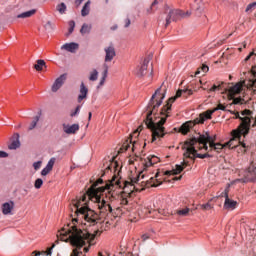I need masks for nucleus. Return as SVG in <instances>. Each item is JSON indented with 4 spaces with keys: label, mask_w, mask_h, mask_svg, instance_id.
I'll return each mask as SVG.
<instances>
[{
    "label": "nucleus",
    "mask_w": 256,
    "mask_h": 256,
    "mask_svg": "<svg viewBox=\"0 0 256 256\" xmlns=\"http://www.w3.org/2000/svg\"><path fill=\"white\" fill-rule=\"evenodd\" d=\"M105 51V63H111V61H113V59H115V56L117 55V53L115 52V46H113V44L109 45L108 47L104 48Z\"/></svg>",
    "instance_id": "obj_14"
},
{
    "label": "nucleus",
    "mask_w": 256,
    "mask_h": 256,
    "mask_svg": "<svg viewBox=\"0 0 256 256\" xmlns=\"http://www.w3.org/2000/svg\"><path fill=\"white\" fill-rule=\"evenodd\" d=\"M89 93V88L85 86V83L80 84V94L78 95V103H81L83 99H87V95Z\"/></svg>",
    "instance_id": "obj_20"
},
{
    "label": "nucleus",
    "mask_w": 256,
    "mask_h": 256,
    "mask_svg": "<svg viewBox=\"0 0 256 256\" xmlns=\"http://www.w3.org/2000/svg\"><path fill=\"white\" fill-rule=\"evenodd\" d=\"M193 94V90L187 88L183 90H178L176 92V95L169 98L166 105L162 107L160 110V113L157 114V109L161 107L163 103V99H165V93L161 94V87H159L155 93L152 95L150 102L148 104L149 112L146 115V127L150 129L152 133V142L157 141L158 139H161L167 135V132L165 131V123L167 122V117H170L171 113V107L173 106V103L179 99V97L184 96L185 98H188Z\"/></svg>",
    "instance_id": "obj_3"
},
{
    "label": "nucleus",
    "mask_w": 256,
    "mask_h": 256,
    "mask_svg": "<svg viewBox=\"0 0 256 256\" xmlns=\"http://www.w3.org/2000/svg\"><path fill=\"white\" fill-rule=\"evenodd\" d=\"M7 157H9V154L5 151L0 150V159H5Z\"/></svg>",
    "instance_id": "obj_49"
},
{
    "label": "nucleus",
    "mask_w": 256,
    "mask_h": 256,
    "mask_svg": "<svg viewBox=\"0 0 256 256\" xmlns=\"http://www.w3.org/2000/svg\"><path fill=\"white\" fill-rule=\"evenodd\" d=\"M91 11V0H88L82 10H81V15L82 17H87V15H89V12Z\"/></svg>",
    "instance_id": "obj_26"
},
{
    "label": "nucleus",
    "mask_w": 256,
    "mask_h": 256,
    "mask_svg": "<svg viewBox=\"0 0 256 256\" xmlns=\"http://www.w3.org/2000/svg\"><path fill=\"white\" fill-rule=\"evenodd\" d=\"M232 99H233V105H243V101H245L241 97H238V98H233L232 97Z\"/></svg>",
    "instance_id": "obj_44"
},
{
    "label": "nucleus",
    "mask_w": 256,
    "mask_h": 256,
    "mask_svg": "<svg viewBox=\"0 0 256 256\" xmlns=\"http://www.w3.org/2000/svg\"><path fill=\"white\" fill-rule=\"evenodd\" d=\"M99 185H103V179L101 178L91 185L82 198L73 201V205L76 209V218L72 219V223H77V225H86L87 227H97L100 225L99 214L87 206V199H89V201H93L96 206L97 203H101L103 199H105L103 195L106 192V199H111L114 195L113 189L115 185H117V182L113 179L104 186L99 187Z\"/></svg>",
    "instance_id": "obj_2"
},
{
    "label": "nucleus",
    "mask_w": 256,
    "mask_h": 256,
    "mask_svg": "<svg viewBox=\"0 0 256 256\" xmlns=\"http://www.w3.org/2000/svg\"><path fill=\"white\" fill-rule=\"evenodd\" d=\"M91 29H92L91 25L84 23L80 29V33H81V35H87V34L91 33Z\"/></svg>",
    "instance_id": "obj_30"
},
{
    "label": "nucleus",
    "mask_w": 256,
    "mask_h": 256,
    "mask_svg": "<svg viewBox=\"0 0 256 256\" xmlns=\"http://www.w3.org/2000/svg\"><path fill=\"white\" fill-rule=\"evenodd\" d=\"M44 29L46 31H55V26L53 25V23H51V21H48L45 25H44Z\"/></svg>",
    "instance_id": "obj_40"
},
{
    "label": "nucleus",
    "mask_w": 256,
    "mask_h": 256,
    "mask_svg": "<svg viewBox=\"0 0 256 256\" xmlns=\"http://www.w3.org/2000/svg\"><path fill=\"white\" fill-rule=\"evenodd\" d=\"M188 166H189V162L183 161L181 164H177L175 166V168L172 170V174L179 175V173H181L185 169V167H188Z\"/></svg>",
    "instance_id": "obj_23"
},
{
    "label": "nucleus",
    "mask_w": 256,
    "mask_h": 256,
    "mask_svg": "<svg viewBox=\"0 0 256 256\" xmlns=\"http://www.w3.org/2000/svg\"><path fill=\"white\" fill-rule=\"evenodd\" d=\"M254 179H256V167L251 164L245 172L244 178L238 179L237 181H240L241 183H249V181H254Z\"/></svg>",
    "instance_id": "obj_13"
},
{
    "label": "nucleus",
    "mask_w": 256,
    "mask_h": 256,
    "mask_svg": "<svg viewBox=\"0 0 256 256\" xmlns=\"http://www.w3.org/2000/svg\"><path fill=\"white\" fill-rule=\"evenodd\" d=\"M17 129H21V124H19V125L17 126Z\"/></svg>",
    "instance_id": "obj_61"
},
{
    "label": "nucleus",
    "mask_w": 256,
    "mask_h": 256,
    "mask_svg": "<svg viewBox=\"0 0 256 256\" xmlns=\"http://www.w3.org/2000/svg\"><path fill=\"white\" fill-rule=\"evenodd\" d=\"M68 25H69V29H68V33L66 34L67 37H69V35H71L73 31H75V21L73 20L69 21Z\"/></svg>",
    "instance_id": "obj_38"
},
{
    "label": "nucleus",
    "mask_w": 256,
    "mask_h": 256,
    "mask_svg": "<svg viewBox=\"0 0 256 256\" xmlns=\"http://www.w3.org/2000/svg\"><path fill=\"white\" fill-rule=\"evenodd\" d=\"M112 29H113V31H115V29H117V26L113 27Z\"/></svg>",
    "instance_id": "obj_63"
},
{
    "label": "nucleus",
    "mask_w": 256,
    "mask_h": 256,
    "mask_svg": "<svg viewBox=\"0 0 256 256\" xmlns=\"http://www.w3.org/2000/svg\"><path fill=\"white\" fill-rule=\"evenodd\" d=\"M103 69L104 71L102 73V77L99 83L100 86L105 85V80L107 79V75H109V66L107 64L103 65Z\"/></svg>",
    "instance_id": "obj_27"
},
{
    "label": "nucleus",
    "mask_w": 256,
    "mask_h": 256,
    "mask_svg": "<svg viewBox=\"0 0 256 256\" xmlns=\"http://www.w3.org/2000/svg\"><path fill=\"white\" fill-rule=\"evenodd\" d=\"M53 249H55V244H52V247H51V248H48L47 251H42V252L33 251V252H32V255H34V256H40V255L49 256V255H51Z\"/></svg>",
    "instance_id": "obj_29"
},
{
    "label": "nucleus",
    "mask_w": 256,
    "mask_h": 256,
    "mask_svg": "<svg viewBox=\"0 0 256 256\" xmlns=\"http://www.w3.org/2000/svg\"><path fill=\"white\" fill-rule=\"evenodd\" d=\"M98 78H99V72L97 71V69H94L90 73L89 81H97Z\"/></svg>",
    "instance_id": "obj_35"
},
{
    "label": "nucleus",
    "mask_w": 256,
    "mask_h": 256,
    "mask_svg": "<svg viewBox=\"0 0 256 256\" xmlns=\"http://www.w3.org/2000/svg\"><path fill=\"white\" fill-rule=\"evenodd\" d=\"M201 69V71L203 72V73H207L208 71H209V66H207V65H202V67L200 68Z\"/></svg>",
    "instance_id": "obj_52"
},
{
    "label": "nucleus",
    "mask_w": 256,
    "mask_h": 256,
    "mask_svg": "<svg viewBox=\"0 0 256 256\" xmlns=\"http://www.w3.org/2000/svg\"><path fill=\"white\" fill-rule=\"evenodd\" d=\"M243 91V84L237 83L229 89L230 97H235V95H239Z\"/></svg>",
    "instance_id": "obj_22"
},
{
    "label": "nucleus",
    "mask_w": 256,
    "mask_h": 256,
    "mask_svg": "<svg viewBox=\"0 0 256 256\" xmlns=\"http://www.w3.org/2000/svg\"><path fill=\"white\" fill-rule=\"evenodd\" d=\"M228 113H231V115H234V119H239L241 121V119H243V116H241L239 114V112H235L233 110H228Z\"/></svg>",
    "instance_id": "obj_45"
},
{
    "label": "nucleus",
    "mask_w": 256,
    "mask_h": 256,
    "mask_svg": "<svg viewBox=\"0 0 256 256\" xmlns=\"http://www.w3.org/2000/svg\"><path fill=\"white\" fill-rule=\"evenodd\" d=\"M61 49H64L65 51H68L69 53H75L77 49H79V44L72 42V43H66L61 46Z\"/></svg>",
    "instance_id": "obj_21"
},
{
    "label": "nucleus",
    "mask_w": 256,
    "mask_h": 256,
    "mask_svg": "<svg viewBox=\"0 0 256 256\" xmlns=\"http://www.w3.org/2000/svg\"><path fill=\"white\" fill-rule=\"evenodd\" d=\"M187 15H191V13H184L181 10H170L168 16L166 17L165 27H169V25H171V21H179L181 17H187Z\"/></svg>",
    "instance_id": "obj_11"
},
{
    "label": "nucleus",
    "mask_w": 256,
    "mask_h": 256,
    "mask_svg": "<svg viewBox=\"0 0 256 256\" xmlns=\"http://www.w3.org/2000/svg\"><path fill=\"white\" fill-rule=\"evenodd\" d=\"M41 165H43L42 161L34 162L33 167H34L35 171H39V169H41Z\"/></svg>",
    "instance_id": "obj_47"
},
{
    "label": "nucleus",
    "mask_w": 256,
    "mask_h": 256,
    "mask_svg": "<svg viewBox=\"0 0 256 256\" xmlns=\"http://www.w3.org/2000/svg\"><path fill=\"white\" fill-rule=\"evenodd\" d=\"M19 133H15L12 137L13 141L8 145V149L11 151L19 149L21 147V141H19Z\"/></svg>",
    "instance_id": "obj_19"
},
{
    "label": "nucleus",
    "mask_w": 256,
    "mask_h": 256,
    "mask_svg": "<svg viewBox=\"0 0 256 256\" xmlns=\"http://www.w3.org/2000/svg\"><path fill=\"white\" fill-rule=\"evenodd\" d=\"M139 133H141V126L137 128L131 135L130 137L122 144L120 150L118 151L119 153H123L124 151H129V148L132 145V151H135V147L137 145V137H139Z\"/></svg>",
    "instance_id": "obj_10"
},
{
    "label": "nucleus",
    "mask_w": 256,
    "mask_h": 256,
    "mask_svg": "<svg viewBox=\"0 0 256 256\" xmlns=\"http://www.w3.org/2000/svg\"><path fill=\"white\" fill-rule=\"evenodd\" d=\"M35 13H37V10L32 9V10L23 12L21 14H18L17 19H28L29 17H33V15H35Z\"/></svg>",
    "instance_id": "obj_25"
},
{
    "label": "nucleus",
    "mask_w": 256,
    "mask_h": 256,
    "mask_svg": "<svg viewBox=\"0 0 256 256\" xmlns=\"http://www.w3.org/2000/svg\"><path fill=\"white\" fill-rule=\"evenodd\" d=\"M84 0H76V3H79V5H81L83 3Z\"/></svg>",
    "instance_id": "obj_59"
},
{
    "label": "nucleus",
    "mask_w": 256,
    "mask_h": 256,
    "mask_svg": "<svg viewBox=\"0 0 256 256\" xmlns=\"http://www.w3.org/2000/svg\"><path fill=\"white\" fill-rule=\"evenodd\" d=\"M43 67H45V60H37L34 69H36V71H43Z\"/></svg>",
    "instance_id": "obj_31"
},
{
    "label": "nucleus",
    "mask_w": 256,
    "mask_h": 256,
    "mask_svg": "<svg viewBox=\"0 0 256 256\" xmlns=\"http://www.w3.org/2000/svg\"><path fill=\"white\" fill-rule=\"evenodd\" d=\"M159 1L158 0H154L153 3H152V7L155 6V5H158Z\"/></svg>",
    "instance_id": "obj_56"
},
{
    "label": "nucleus",
    "mask_w": 256,
    "mask_h": 256,
    "mask_svg": "<svg viewBox=\"0 0 256 256\" xmlns=\"http://www.w3.org/2000/svg\"><path fill=\"white\" fill-rule=\"evenodd\" d=\"M191 209L189 208H184V209H180V210H177V215H179V217H187V215H189Z\"/></svg>",
    "instance_id": "obj_32"
},
{
    "label": "nucleus",
    "mask_w": 256,
    "mask_h": 256,
    "mask_svg": "<svg viewBox=\"0 0 256 256\" xmlns=\"http://www.w3.org/2000/svg\"><path fill=\"white\" fill-rule=\"evenodd\" d=\"M81 111V106H77L74 111L70 113V117H76V115H79Z\"/></svg>",
    "instance_id": "obj_46"
},
{
    "label": "nucleus",
    "mask_w": 256,
    "mask_h": 256,
    "mask_svg": "<svg viewBox=\"0 0 256 256\" xmlns=\"http://www.w3.org/2000/svg\"><path fill=\"white\" fill-rule=\"evenodd\" d=\"M229 187L230 185L228 184L225 190L218 197H225L224 209H235V207H237V201L229 198Z\"/></svg>",
    "instance_id": "obj_12"
},
{
    "label": "nucleus",
    "mask_w": 256,
    "mask_h": 256,
    "mask_svg": "<svg viewBox=\"0 0 256 256\" xmlns=\"http://www.w3.org/2000/svg\"><path fill=\"white\" fill-rule=\"evenodd\" d=\"M251 57H256L255 52H251V53L245 58V61H249V59H251Z\"/></svg>",
    "instance_id": "obj_54"
},
{
    "label": "nucleus",
    "mask_w": 256,
    "mask_h": 256,
    "mask_svg": "<svg viewBox=\"0 0 256 256\" xmlns=\"http://www.w3.org/2000/svg\"><path fill=\"white\" fill-rule=\"evenodd\" d=\"M149 67V58L144 59L141 66L136 68L137 77H145L147 75V68Z\"/></svg>",
    "instance_id": "obj_16"
},
{
    "label": "nucleus",
    "mask_w": 256,
    "mask_h": 256,
    "mask_svg": "<svg viewBox=\"0 0 256 256\" xmlns=\"http://www.w3.org/2000/svg\"><path fill=\"white\" fill-rule=\"evenodd\" d=\"M63 130H64V133H66L67 135H75V133L79 131V124H72V125L63 124Z\"/></svg>",
    "instance_id": "obj_17"
},
{
    "label": "nucleus",
    "mask_w": 256,
    "mask_h": 256,
    "mask_svg": "<svg viewBox=\"0 0 256 256\" xmlns=\"http://www.w3.org/2000/svg\"><path fill=\"white\" fill-rule=\"evenodd\" d=\"M238 133L239 134L235 133V130H233L231 133L232 138L227 143L224 144V147H228L229 149H237V147L241 145V153H247V149H249V146H247L245 142L241 141V137H245V134L239 131Z\"/></svg>",
    "instance_id": "obj_9"
},
{
    "label": "nucleus",
    "mask_w": 256,
    "mask_h": 256,
    "mask_svg": "<svg viewBox=\"0 0 256 256\" xmlns=\"http://www.w3.org/2000/svg\"><path fill=\"white\" fill-rule=\"evenodd\" d=\"M214 110H207L206 112L199 115V121L198 123H205L207 119H211V115H213Z\"/></svg>",
    "instance_id": "obj_24"
},
{
    "label": "nucleus",
    "mask_w": 256,
    "mask_h": 256,
    "mask_svg": "<svg viewBox=\"0 0 256 256\" xmlns=\"http://www.w3.org/2000/svg\"><path fill=\"white\" fill-rule=\"evenodd\" d=\"M124 27L127 29V27H129L130 25H131V19H129V18H126L125 20H124Z\"/></svg>",
    "instance_id": "obj_50"
},
{
    "label": "nucleus",
    "mask_w": 256,
    "mask_h": 256,
    "mask_svg": "<svg viewBox=\"0 0 256 256\" xmlns=\"http://www.w3.org/2000/svg\"><path fill=\"white\" fill-rule=\"evenodd\" d=\"M111 167H117V162H113L111 165L107 166L106 171H111Z\"/></svg>",
    "instance_id": "obj_53"
},
{
    "label": "nucleus",
    "mask_w": 256,
    "mask_h": 256,
    "mask_svg": "<svg viewBox=\"0 0 256 256\" xmlns=\"http://www.w3.org/2000/svg\"><path fill=\"white\" fill-rule=\"evenodd\" d=\"M214 113L216 111H229L227 110V107L223 104H218L216 108L213 109Z\"/></svg>",
    "instance_id": "obj_42"
},
{
    "label": "nucleus",
    "mask_w": 256,
    "mask_h": 256,
    "mask_svg": "<svg viewBox=\"0 0 256 256\" xmlns=\"http://www.w3.org/2000/svg\"><path fill=\"white\" fill-rule=\"evenodd\" d=\"M56 9L60 13V15H64L65 11H67V5L62 2L56 6Z\"/></svg>",
    "instance_id": "obj_33"
},
{
    "label": "nucleus",
    "mask_w": 256,
    "mask_h": 256,
    "mask_svg": "<svg viewBox=\"0 0 256 256\" xmlns=\"http://www.w3.org/2000/svg\"><path fill=\"white\" fill-rule=\"evenodd\" d=\"M213 204H211V200H209L208 203L206 204H202L200 205V208L203 210V211H211V209H213Z\"/></svg>",
    "instance_id": "obj_36"
},
{
    "label": "nucleus",
    "mask_w": 256,
    "mask_h": 256,
    "mask_svg": "<svg viewBox=\"0 0 256 256\" xmlns=\"http://www.w3.org/2000/svg\"><path fill=\"white\" fill-rule=\"evenodd\" d=\"M199 73H201L200 69H198V71L195 73V75H199Z\"/></svg>",
    "instance_id": "obj_60"
},
{
    "label": "nucleus",
    "mask_w": 256,
    "mask_h": 256,
    "mask_svg": "<svg viewBox=\"0 0 256 256\" xmlns=\"http://www.w3.org/2000/svg\"><path fill=\"white\" fill-rule=\"evenodd\" d=\"M98 256H103V254L101 252H99Z\"/></svg>",
    "instance_id": "obj_62"
},
{
    "label": "nucleus",
    "mask_w": 256,
    "mask_h": 256,
    "mask_svg": "<svg viewBox=\"0 0 256 256\" xmlns=\"http://www.w3.org/2000/svg\"><path fill=\"white\" fill-rule=\"evenodd\" d=\"M240 125L238 129H235L234 133L239 135V132L244 134V138L249 135V131H251V119H253V112L251 110L245 109L241 112Z\"/></svg>",
    "instance_id": "obj_7"
},
{
    "label": "nucleus",
    "mask_w": 256,
    "mask_h": 256,
    "mask_svg": "<svg viewBox=\"0 0 256 256\" xmlns=\"http://www.w3.org/2000/svg\"><path fill=\"white\" fill-rule=\"evenodd\" d=\"M147 239H149V234H143L142 235V240L147 241Z\"/></svg>",
    "instance_id": "obj_55"
},
{
    "label": "nucleus",
    "mask_w": 256,
    "mask_h": 256,
    "mask_svg": "<svg viewBox=\"0 0 256 256\" xmlns=\"http://www.w3.org/2000/svg\"><path fill=\"white\" fill-rule=\"evenodd\" d=\"M200 145L199 144H187V141L184 142L182 145V149L184 151V157L187 159H207L208 157H211L209 153L205 154H199L197 153V149H199Z\"/></svg>",
    "instance_id": "obj_8"
},
{
    "label": "nucleus",
    "mask_w": 256,
    "mask_h": 256,
    "mask_svg": "<svg viewBox=\"0 0 256 256\" xmlns=\"http://www.w3.org/2000/svg\"><path fill=\"white\" fill-rule=\"evenodd\" d=\"M141 179H145V175L140 174L137 177L131 179V181H126L124 183V194L122 195V199L120 201V205L122 209H127V205H129V200L127 197H132L133 193H135V183H141Z\"/></svg>",
    "instance_id": "obj_6"
},
{
    "label": "nucleus",
    "mask_w": 256,
    "mask_h": 256,
    "mask_svg": "<svg viewBox=\"0 0 256 256\" xmlns=\"http://www.w3.org/2000/svg\"><path fill=\"white\" fill-rule=\"evenodd\" d=\"M201 13H203V7L197 6L196 7V15H201Z\"/></svg>",
    "instance_id": "obj_51"
},
{
    "label": "nucleus",
    "mask_w": 256,
    "mask_h": 256,
    "mask_svg": "<svg viewBox=\"0 0 256 256\" xmlns=\"http://www.w3.org/2000/svg\"><path fill=\"white\" fill-rule=\"evenodd\" d=\"M39 119H41V115L36 116L29 126V131H33L37 127V123H39Z\"/></svg>",
    "instance_id": "obj_34"
},
{
    "label": "nucleus",
    "mask_w": 256,
    "mask_h": 256,
    "mask_svg": "<svg viewBox=\"0 0 256 256\" xmlns=\"http://www.w3.org/2000/svg\"><path fill=\"white\" fill-rule=\"evenodd\" d=\"M83 251H84V253H88L89 247H85V248L83 249Z\"/></svg>",
    "instance_id": "obj_57"
},
{
    "label": "nucleus",
    "mask_w": 256,
    "mask_h": 256,
    "mask_svg": "<svg viewBox=\"0 0 256 256\" xmlns=\"http://www.w3.org/2000/svg\"><path fill=\"white\" fill-rule=\"evenodd\" d=\"M49 173H51V170L47 166L41 171L42 177H46Z\"/></svg>",
    "instance_id": "obj_48"
},
{
    "label": "nucleus",
    "mask_w": 256,
    "mask_h": 256,
    "mask_svg": "<svg viewBox=\"0 0 256 256\" xmlns=\"http://www.w3.org/2000/svg\"><path fill=\"white\" fill-rule=\"evenodd\" d=\"M196 3H201V0H197Z\"/></svg>",
    "instance_id": "obj_64"
},
{
    "label": "nucleus",
    "mask_w": 256,
    "mask_h": 256,
    "mask_svg": "<svg viewBox=\"0 0 256 256\" xmlns=\"http://www.w3.org/2000/svg\"><path fill=\"white\" fill-rule=\"evenodd\" d=\"M67 81V74L60 75L53 83L52 85V92L57 93L61 87H63V84Z\"/></svg>",
    "instance_id": "obj_15"
},
{
    "label": "nucleus",
    "mask_w": 256,
    "mask_h": 256,
    "mask_svg": "<svg viewBox=\"0 0 256 256\" xmlns=\"http://www.w3.org/2000/svg\"><path fill=\"white\" fill-rule=\"evenodd\" d=\"M92 115H93V114H92L91 112H89V114H88V120H89V121H91Z\"/></svg>",
    "instance_id": "obj_58"
},
{
    "label": "nucleus",
    "mask_w": 256,
    "mask_h": 256,
    "mask_svg": "<svg viewBox=\"0 0 256 256\" xmlns=\"http://www.w3.org/2000/svg\"><path fill=\"white\" fill-rule=\"evenodd\" d=\"M96 207L100 211V216L98 215L99 223L98 226H87L84 225L85 228L83 230L77 226V222H72V226H67L66 228H62L60 231V241H70L72 247H76V249L73 250L71 253V256H85L83 255V251H81V248L84 247V245H91L93 243V239L95 237H99L103 231L99 230L101 229V221L102 219H107V217H119L123 215V207H117L116 209H113L111 207V203H109L108 200H105L102 198L101 202H98Z\"/></svg>",
    "instance_id": "obj_1"
},
{
    "label": "nucleus",
    "mask_w": 256,
    "mask_h": 256,
    "mask_svg": "<svg viewBox=\"0 0 256 256\" xmlns=\"http://www.w3.org/2000/svg\"><path fill=\"white\" fill-rule=\"evenodd\" d=\"M224 147H227L221 143H214L213 146H210V149H213L214 151H217V153H219V151H221V149H223Z\"/></svg>",
    "instance_id": "obj_37"
},
{
    "label": "nucleus",
    "mask_w": 256,
    "mask_h": 256,
    "mask_svg": "<svg viewBox=\"0 0 256 256\" xmlns=\"http://www.w3.org/2000/svg\"><path fill=\"white\" fill-rule=\"evenodd\" d=\"M156 163H159V157L157 156H149L143 161V170L138 174L144 175V178L140 177V185L142 189H149V187H159V185H161V182L158 179L159 173H156L155 176L151 177L145 173L148 167H153V165H156Z\"/></svg>",
    "instance_id": "obj_4"
},
{
    "label": "nucleus",
    "mask_w": 256,
    "mask_h": 256,
    "mask_svg": "<svg viewBox=\"0 0 256 256\" xmlns=\"http://www.w3.org/2000/svg\"><path fill=\"white\" fill-rule=\"evenodd\" d=\"M193 122H186L181 126V133L183 135H187L190 131V129L193 127Z\"/></svg>",
    "instance_id": "obj_28"
},
{
    "label": "nucleus",
    "mask_w": 256,
    "mask_h": 256,
    "mask_svg": "<svg viewBox=\"0 0 256 256\" xmlns=\"http://www.w3.org/2000/svg\"><path fill=\"white\" fill-rule=\"evenodd\" d=\"M215 141H217V135H209V132H205L204 134L198 133L192 138L186 140V145H200L198 150L209 151V147H213ZM209 143V146L207 145Z\"/></svg>",
    "instance_id": "obj_5"
},
{
    "label": "nucleus",
    "mask_w": 256,
    "mask_h": 256,
    "mask_svg": "<svg viewBox=\"0 0 256 256\" xmlns=\"http://www.w3.org/2000/svg\"><path fill=\"white\" fill-rule=\"evenodd\" d=\"M34 187L35 189H41V187H43V179L41 178L36 179L34 183Z\"/></svg>",
    "instance_id": "obj_41"
},
{
    "label": "nucleus",
    "mask_w": 256,
    "mask_h": 256,
    "mask_svg": "<svg viewBox=\"0 0 256 256\" xmlns=\"http://www.w3.org/2000/svg\"><path fill=\"white\" fill-rule=\"evenodd\" d=\"M54 165H55V158H51V159L48 161L46 167H47L50 171H53V166H54Z\"/></svg>",
    "instance_id": "obj_43"
},
{
    "label": "nucleus",
    "mask_w": 256,
    "mask_h": 256,
    "mask_svg": "<svg viewBox=\"0 0 256 256\" xmlns=\"http://www.w3.org/2000/svg\"><path fill=\"white\" fill-rule=\"evenodd\" d=\"M15 209V202L9 201L2 204L3 215H11V211Z\"/></svg>",
    "instance_id": "obj_18"
},
{
    "label": "nucleus",
    "mask_w": 256,
    "mask_h": 256,
    "mask_svg": "<svg viewBox=\"0 0 256 256\" xmlns=\"http://www.w3.org/2000/svg\"><path fill=\"white\" fill-rule=\"evenodd\" d=\"M223 89V83L220 84H214L210 89H209V93L213 92V91H221Z\"/></svg>",
    "instance_id": "obj_39"
}]
</instances>
